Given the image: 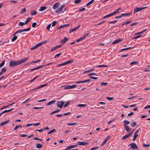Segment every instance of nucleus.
Returning <instances> with one entry per match:
<instances>
[{
  "label": "nucleus",
  "mask_w": 150,
  "mask_h": 150,
  "mask_svg": "<svg viewBox=\"0 0 150 150\" xmlns=\"http://www.w3.org/2000/svg\"><path fill=\"white\" fill-rule=\"evenodd\" d=\"M28 59V58L27 57L25 59H23L21 60H18L16 61L14 60H11L10 61L9 65L10 67H13L16 66H17L24 63L26 60Z\"/></svg>",
  "instance_id": "nucleus-1"
},
{
  "label": "nucleus",
  "mask_w": 150,
  "mask_h": 150,
  "mask_svg": "<svg viewBox=\"0 0 150 150\" xmlns=\"http://www.w3.org/2000/svg\"><path fill=\"white\" fill-rule=\"evenodd\" d=\"M120 9H121L120 8H119L117 10L114 11L113 13H112L110 14H109L105 16H103V18H107L109 17L110 16H112L115 14L117 13L118 12V11Z\"/></svg>",
  "instance_id": "nucleus-2"
},
{
  "label": "nucleus",
  "mask_w": 150,
  "mask_h": 150,
  "mask_svg": "<svg viewBox=\"0 0 150 150\" xmlns=\"http://www.w3.org/2000/svg\"><path fill=\"white\" fill-rule=\"evenodd\" d=\"M64 102L62 101H58L57 103V106L60 108H62L63 106L64 103Z\"/></svg>",
  "instance_id": "nucleus-3"
},
{
  "label": "nucleus",
  "mask_w": 150,
  "mask_h": 150,
  "mask_svg": "<svg viewBox=\"0 0 150 150\" xmlns=\"http://www.w3.org/2000/svg\"><path fill=\"white\" fill-rule=\"evenodd\" d=\"M147 7H141V8H134V13H135L137 12H139L144 8H146Z\"/></svg>",
  "instance_id": "nucleus-4"
},
{
  "label": "nucleus",
  "mask_w": 150,
  "mask_h": 150,
  "mask_svg": "<svg viewBox=\"0 0 150 150\" xmlns=\"http://www.w3.org/2000/svg\"><path fill=\"white\" fill-rule=\"evenodd\" d=\"M129 145H131L130 148L134 149H138V147L136 144L134 143H130Z\"/></svg>",
  "instance_id": "nucleus-5"
},
{
  "label": "nucleus",
  "mask_w": 150,
  "mask_h": 150,
  "mask_svg": "<svg viewBox=\"0 0 150 150\" xmlns=\"http://www.w3.org/2000/svg\"><path fill=\"white\" fill-rule=\"evenodd\" d=\"M89 33H88L86 34L83 37H81V38H79V39H78V40H76V42H79L80 41H81L84 40L86 38L87 36L88 35H89Z\"/></svg>",
  "instance_id": "nucleus-6"
},
{
  "label": "nucleus",
  "mask_w": 150,
  "mask_h": 150,
  "mask_svg": "<svg viewBox=\"0 0 150 150\" xmlns=\"http://www.w3.org/2000/svg\"><path fill=\"white\" fill-rule=\"evenodd\" d=\"M64 7V5H62L58 9H57L55 12L56 13H58L61 12L63 8Z\"/></svg>",
  "instance_id": "nucleus-7"
},
{
  "label": "nucleus",
  "mask_w": 150,
  "mask_h": 150,
  "mask_svg": "<svg viewBox=\"0 0 150 150\" xmlns=\"http://www.w3.org/2000/svg\"><path fill=\"white\" fill-rule=\"evenodd\" d=\"M78 144L79 145H83V146H85L87 145L88 144V143L85 142H81V141H79L78 142Z\"/></svg>",
  "instance_id": "nucleus-8"
},
{
  "label": "nucleus",
  "mask_w": 150,
  "mask_h": 150,
  "mask_svg": "<svg viewBox=\"0 0 150 150\" xmlns=\"http://www.w3.org/2000/svg\"><path fill=\"white\" fill-rule=\"evenodd\" d=\"M60 4L59 2L56 3L55 4H54L53 6V8L54 10H55L57 9L59 7Z\"/></svg>",
  "instance_id": "nucleus-9"
},
{
  "label": "nucleus",
  "mask_w": 150,
  "mask_h": 150,
  "mask_svg": "<svg viewBox=\"0 0 150 150\" xmlns=\"http://www.w3.org/2000/svg\"><path fill=\"white\" fill-rule=\"evenodd\" d=\"M80 26V25H79L78 26L70 30H69V33H71L74 32L76 30L78 29Z\"/></svg>",
  "instance_id": "nucleus-10"
},
{
  "label": "nucleus",
  "mask_w": 150,
  "mask_h": 150,
  "mask_svg": "<svg viewBox=\"0 0 150 150\" xmlns=\"http://www.w3.org/2000/svg\"><path fill=\"white\" fill-rule=\"evenodd\" d=\"M125 129L127 132H129L131 130L130 128L127 125H124Z\"/></svg>",
  "instance_id": "nucleus-11"
},
{
  "label": "nucleus",
  "mask_w": 150,
  "mask_h": 150,
  "mask_svg": "<svg viewBox=\"0 0 150 150\" xmlns=\"http://www.w3.org/2000/svg\"><path fill=\"white\" fill-rule=\"evenodd\" d=\"M61 46H62L61 45H57L56 46L54 47L53 48H52L51 49V52H52L54 51V50H55L56 49L60 47H61Z\"/></svg>",
  "instance_id": "nucleus-12"
},
{
  "label": "nucleus",
  "mask_w": 150,
  "mask_h": 150,
  "mask_svg": "<svg viewBox=\"0 0 150 150\" xmlns=\"http://www.w3.org/2000/svg\"><path fill=\"white\" fill-rule=\"evenodd\" d=\"M13 108H12L9 110H4L2 113L0 114V116H1L3 114L9 112L12 110H13Z\"/></svg>",
  "instance_id": "nucleus-13"
},
{
  "label": "nucleus",
  "mask_w": 150,
  "mask_h": 150,
  "mask_svg": "<svg viewBox=\"0 0 150 150\" xmlns=\"http://www.w3.org/2000/svg\"><path fill=\"white\" fill-rule=\"evenodd\" d=\"M122 40V39H119L116 40H114L112 43V44H115L118 43Z\"/></svg>",
  "instance_id": "nucleus-14"
},
{
  "label": "nucleus",
  "mask_w": 150,
  "mask_h": 150,
  "mask_svg": "<svg viewBox=\"0 0 150 150\" xmlns=\"http://www.w3.org/2000/svg\"><path fill=\"white\" fill-rule=\"evenodd\" d=\"M69 25V24H64V25H61L57 28V30H59L60 29H61L63 28H64L65 27L68 26Z\"/></svg>",
  "instance_id": "nucleus-15"
},
{
  "label": "nucleus",
  "mask_w": 150,
  "mask_h": 150,
  "mask_svg": "<svg viewBox=\"0 0 150 150\" xmlns=\"http://www.w3.org/2000/svg\"><path fill=\"white\" fill-rule=\"evenodd\" d=\"M55 102V100H51V101H49L46 104L47 105L49 106L51 104H54Z\"/></svg>",
  "instance_id": "nucleus-16"
},
{
  "label": "nucleus",
  "mask_w": 150,
  "mask_h": 150,
  "mask_svg": "<svg viewBox=\"0 0 150 150\" xmlns=\"http://www.w3.org/2000/svg\"><path fill=\"white\" fill-rule=\"evenodd\" d=\"M68 40V39L67 38L65 37L64 39H62L61 41V42L62 43L64 44Z\"/></svg>",
  "instance_id": "nucleus-17"
},
{
  "label": "nucleus",
  "mask_w": 150,
  "mask_h": 150,
  "mask_svg": "<svg viewBox=\"0 0 150 150\" xmlns=\"http://www.w3.org/2000/svg\"><path fill=\"white\" fill-rule=\"evenodd\" d=\"M132 48H133V47H127L126 48H123V49H121V50H120V52H122L124 50H128L132 49Z\"/></svg>",
  "instance_id": "nucleus-18"
},
{
  "label": "nucleus",
  "mask_w": 150,
  "mask_h": 150,
  "mask_svg": "<svg viewBox=\"0 0 150 150\" xmlns=\"http://www.w3.org/2000/svg\"><path fill=\"white\" fill-rule=\"evenodd\" d=\"M23 32L22 29H19V30H18L17 31L14 33V34L13 35V36H14V35H16L18 33H21Z\"/></svg>",
  "instance_id": "nucleus-19"
},
{
  "label": "nucleus",
  "mask_w": 150,
  "mask_h": 150,
  "mask_svg": "<svg viewBox=\"0 0 150 150\" xmlns=\"http://www.w3.org/2000/svg\"><path fill=\"white\" fill-rule=\"evenodd\" d=\"M9 121V120H6V121H4L3 122H1L0 124V126H3L5 124H6V123H8Z\"/></svg>",
  "instance_id": "nucleus-20"
},
{
  "label": "nucleus",
  "mask_w": 150,
  "mask_h": 150,
  "mask_svg": "<svg viewBox=\"0 0 150 150\" xmlns=\"http://www.w3.org/2000/svg\"><path fill=\"white\" fill-rule=\"evenodd\" d=\"M48 85V83H46V84H45L42 85H41V86L38 87V88H35L34 89H39V88H42L43 87L46 86H47Z\"/></svg>",
  "instance_id": "nucleus-21"
},
{
  "label": "nucleus",
  "mask_w": 150,
  "mask_h": 150,
  "mask_svg": "<svg viewBox=\"0 0 150 150\" xmlns=\"http://www.w3.org/2000/svg\"><path fill=\"white\" fill-rule=\"evenodd\" d=\"M123 123L124 124V125H125L129 124L130 122L129 121H127L126 120H125L124 121Z\"/></svg>",
  "instance_id": "nucleus-22"
},
{
  "label": "nucleus",
  "mask_w": 150,
  "mask_h": 150,
  "mask_svg": "<svg viewBox=\"0 0 150 150\" xmlns=\"http://www.w3.org/2000/svg\"><path fill=\"white\" fill-rule=\"evenodd\" d=\"M87 105L86 104H79L77 105V106L78 107H84L86 106Z\"/></svg>",
  "instance_id": "nucleus-23"
},
{
  "label": "nucleus",
  "mask_w": 150,
  "mask_h": 150,
  "mask_svg": "<svg viewBox=\"0 0 150 150\" xmlns=\"http://www.w3.org/2000/svg\"><path fill=\"white\" fill-rule=\"evenodd\" d=\"M94 0H91L86 5V6H89V5L93 3L94 2Z\"/></svg>",
  "instance_id": "nucleus-24"
},
{
  "label": "nucleus",
  "mask_w": 150,
  "mask_h": 150,
  "mask_svg": "<svg viewBox=\"0 0 150 150\" xmlns=\"http://www.w3.org/2000/svg\"><path fill=\"white\" fill-rule=\"evenodd\" d=\"M42 145L40 144H36V147L37 148H41L42 147Z\"/></svg>",
  "instance_id": "nucleus-25"
},
{
  "label": "nucleus",
  "mask_w": 150,
  "mask_h": 150,
  "mask_svg": "<svg viewBox=\"0 0 150 150\" xmlns=\"http://www.w3.org/2000/svg\"><path fill=\"white\" fill-rule=\"evenodd\" d=\"M22 127V125H17V126H16L13 129V130L14 131H16V130H17V129H18V128H21Z\"/></svg>",
  "instance_id": "nucleus-26"
},
{
  "label": "nucleus",
  "mask_w": 150,
  "mask_h": 150,
  "mask_svg": "<svg viewBox=\"0 0 150 150\" xmlns=\"http://www.w3.org/2000/svg\"><path fill=\"white\" fill-rule=\"evenodd\" d=\"M46 8L45 6H41L40 7V9L39 10V11H42L45 9Z\"/></svg>",
  "instance_id": "nucleus-27"
},
{
  "label": "nucleus",
  "mask_w": 150,
  "mask_h": 150,
  "mask_svg": "<svg viewBox=\"0 0 150 150\" xmlns=\"http://www.w3.org/2000/svg\"><path fill=\"white\" fill-rule=\"evenodd\" d=\"M129 137V135H128V134H127L126 135H125L123 136L122 139V140H125L127 138H128Z\"/></svg>",
  "instance_id": "nucleus-28"
},
{
  "label": "nucleus",
  "mask_w": 150,
  "mask_h": 150,
  "mask_svg": "<svg viewBox=\"0 0 150 150\" xmlns=\"http://www.w3.org/2000/svg\"><path fill=\"white\" fill-rule=\"evenodd\" d=\"M13 37L11 40V41L13 42L16 40L17 38V36L16 35L13 36Z\"/></svg>",
  "instance_id": "nucleus-29"
},
{
  "label": "nucleus",
  "mask_w": 150,
  "mask_h": 150,
  "mask_svg": "<svg viewBox=\"0 0 150 150\" xmlns=\"http://www.w3.org/2000/svg\"><path fill=\"white\" fill-rule=\"evenodd\" d=\"M37 13V12L36 11H32L31 12V15H35Z\"/></svg>",
  "instance_id": "nucleus-30"
},
{
  "label": "nucleus",
  "mask_w": 150,
  "mask_h": 150,
  "mask_svg": "<svg viewBox=\"0 0 150 150\" xmlns=\"http://www.w3.org/2000/svg\"><path fill=\"white\" fill-rule=\"evenodd\" d=\"M146 30H147V29H145L143 31H142L141 32H139V33H137L136 34V35H139V34H142V33H143L144 32H145Z\"/></svg>",
  "instance_id": "nucleus-31"
},
{
  "label": "nucleus",
  "mask_w": 150,
  "mask_h": 150,
  "mask_svg": "<svg viewBox=\"0 0 150 150\" xmlns=\"http://www.w3.org/2000/svg\"><path fill=\"white\" fill-rule=\"evenodd\" d=\"M31 29L30 27H29L27 29H22L23 32H26V31H29Z\"/></svg>",
  "instance_id": "nucleus-32"
},
{
  "label": "nucleus",
  "mask_w": 150,
  "mask_h": 150,
  "mask_svg": "<svg viewBox=\"0 0 150 150\" xmlns=\"http://www.w3.org/2000/svg\"><path fill=\"white\" fill-rule=\"evenodd\" d=\"M64 87V89H70V85L65 86Z\"/></svg>",
  "instance_id": "nucleus-33"
},
{
  "label": "nucleus",
  "mask_w": 150,
  "mask_h": 150,
  "mask_svg": "<svg viewBox=\"0 0 150 150\" xmlns=\"http://www.w3.org/2000/svg\"><path fill=\"white\" fill-rule=\"evenodd\" d=\"M137 125V123L135 122L131 123L130 126L132 127H135Z\"/></svg>",
  "instance_id": "nucleus-34"
},
{
  "label": "nucleus",
  "mask_w": 150,
  "mask_h": 150,
  "mask_svg": "<svg viewBox=\"0 0 150 150\" xmlns=\"http://www.w3.org/2000/svg\"><path fill=\"white\" fill-rule=\"evenodd\" d=\"M73 61L72 60H69L66 62L67 64H71L73 62Z\"/></svg>",
  "instance_id": "nucleus-35"
},
{
  "label": "nucleus",
  "mask_w": 150,
  "mask_h": 150,
  "mask_svg": "<svg viewBox=\"0 0 150 150\" xmlns=\"http://www.w3.org/2000/svg\"><path fill=\"white\" fill-rule=\"evenodd\" d=\"M70 101H68L67 102L66 104L64 105V107H66L67 106H68L70 104Z\"/></svg>",
  "instance_id": "nucleus-36"
},
{
  "label": "nucleus",
  "mask_w": 150,
  "mask_h": 150,
  "mask_svg": "<svg viewBox=\"0 0 150 150\" xmlns=\"http://www.w3.org/2000/svg\"><path fill=\"white\" fill-rule=\"evenodd\" d=\"M138 136V134H134V137L133 138V141H135L136 138Z\"/></svg>",
  "instance_id": "nucleus-37"
},
{
  "label": "nucleus",
  "mask_w": 150,
  "mask_h": 150,
  "mask_svg": "<svg viewBox=\"0 0 150 150\" xmlns=\"http://www.w3.org/2000/svg\"><path fill=\"white\" fill-rule=\"evenodd\" d=\"M90 81L91 80L90 79H87L84 81H81V83L88 82Z\"/></svg>",
  "instance_id": "nucleus-38"
},
{
  "label": "nucleus",
  "mask_w": 150,
  "mask_h": 150,
  "mask_svg": "<svg viewBox=\"0 0 150 150\" xmlns=\"http://www.w3.org/2000/svg\"><path fill=\"white\" fill-rule=\"evenodd\" d=\"M60 111V110H57L54 111L52 112L51 113V114H54L55 113H56L58 112H59Z\"/></svg>",
  "instance_id": "nucleus-39"
},
{
  "label": "nucleus",
  "mask_w": 150,
  "mask_h": 150,
  "mask_svg": "<svg viewBox=\"0 0 150 150\" xmlns=\"http://www.w3.org/2000/svg\"><path fill=\"white\" fill-rule=\"evenodd\" d=\"M94 69H91L90 70L85 71L84 72V73H86L88 72H91V71H94Z\"/></svg>",
  "instance_id": "nucleus-40"
},
{
  "label": "nucleus",
  "mask_w": 150,
  "mask_h": 150,
  "mask_svg": "<svg viewBox=\"0 0 150 150\" xmlns=\"http://www.w3.org/2000/svg\"><path fill=\"white\" fill-rule=\"evenodd\" d=\"M106 99L108 100H113L114 99V98L112 97H107L106 98Z\"/></svg>",
  "instance_id": "nucleus-41"
},
{
  "label": "nucleus",
  "mask_w": 150,
  "mask_h": 150,
  "mask_svg": "<svg viewBox=\"0 0 150 150\" xmlns=\"http://www.w3.org/2000/svg\"><path fill=\"white\" fill-rule=\"evenodd\" d=\"M6 68H2L1 72L3 74L4 72H5L6 71Z\"/></svg>",
  "instance_id": "nucleus-42"
},
{
  "label": "nucleus",
  "mask_w": 150,
  "mask_h": 150,
  "mask_svg": "<svg viewBox=\"0 0 150 150\" xmlns=\"http://www.w3.org/2000/svg\"><path fill=\"white\" fill-rule=\"evenodd\" d=\"M131 14L130 13H122L121 15H122L123 16H126L128 15H129Z\"/></svg>",
  "instance_id": "nucleus-43"
},
{
  "label": "nucleus",
  "mask_w": 150,
  "mask_h": 150,
  "mask_svg": "<svg viewBox=\"0 0 150 150\" xmlns=\"http://www.w3.org/2000/svg\"><path fill=\"white\" fill-rule=\"evenodd\" d=\"M55 131V129H53L52 130L50 131L48 133V134H50L54 132Z\"/></svg>",
  "instance_id": "nucleus-44"
},
{
  "label": "nucleus",
  "mask_w": 150,
  "mask_h": 150,
  "mask_svg": "<svg viewBox=\"0 0 150 150\" xmlns=\"http://www.w3.org/2000/svg\"><path fill=\"white\" fill-rule=\"evenodd\" d=\"M4 61H3L0 64V68L2 67L4 64Z\"/></svg>",
  "instance_id": "nucleus-45"
},
{
  "label": "nucleus",
  "mask_w": 150,
  "mask_h": 150,
  "mask_svg": "<svg viewBox=\"0 0 150 150\" xmlns=\"http://www.w3.org/2000/svg\"><path fill=\"white\" fill-rule=\"evenodd\" d=\"M130 22H131L130 21H127L125 23H123L122 24V25H126V24H128L130 23Z\"/></svg>",
  "instance_id": "nucleus-46"
},
{
  "label": "nucleus",
  "mask_w": 150,
  "mask_h": 150,
  "mask_svg": "<svg viewBox=\"0 0 150 150\" xmlns=\"http://www.w3.org/2000/svg\"><path fill=\"white\" fill-rule=\"evenodd\" d=\"M77 87V85H74L71 86H70V89L73 88Z\"/></svg>",
  "instance_id": "nucleus-47"
},
{
  "label": "nucleus",
  "mask_w": 150,
  "mask_h": 150,
  "mask_svg": "<svg viewBox=\"0 0 150 150\" xmlns=\"http://www.w3.org/2000/svg\"><path fill=\"white\" fill-rule=\"evenodd\" d=\"M117 21V20H114L112 21H110L109 23L110 24H113Z\"/></svg>",
  "instance_id": "nucleus-48"
},
{
  "label": "nucleus",
  "mask_w": 150,
  "mask_h": 150,
  "mask_svg": "<svg viewBox=\"0 0 150 150\" xmlns=\"http://www.w3.org/2000/svg\"><path fill=\"white\" fill-rule=\"evenodd\" d=\"M24 23L22 22H20L18 24V25H20L21 26H23L24 25Z\"/></svg>",
  "instance_id": "nucleus-49"
},
{
  "label": "nucleus",
  "mask_w": 150,
  "mask_h": 150,
  "mask_svg": "<svg viewBox=\"0 0 150 150\" xmlns=\"http://www.w3.org/2000/svg\"><path fill=\"white\" fill-rule=\"evenodd\" d=\"M107 138H106L104 140V142L103 143L101 144V146H103L104 144H105L106 142H107Z\"/></svg>",
  "instance_id": "nucleus-50"
},
{
  "label": "nucleus",
  "mask_w": 150,
  "mask_h": 150,
  "mask_svg": "<svg viewBox=\"0 0 150 150\" xmlns=\"http://www.w3.org/2000/svg\"><path fill=\"white\" fill-rule=\"evenodd\" d=\"M33 125V123L28 124L25 125V127H28Z\"/></svg>",
  "instance_id": "nucleus-51"
},
{
  "label": "nucleus",
  "mask_w": 150,
  "mask_h": 150,
  "mask_svg": "<svg viewBox=\"0 0 150 150\" xmlns=\"http://www.w3.org/2000/svg\"><path fill=\"white\" fill-rule=\"evenodd\" d=\"M81 1V0H76L74 1V3L75 4L79 3Z\"/></svg>",
  "instance_id": "nucleus-52"
},
{
  "label": "nucleus",
  "mask_w": 150,
  "mask_h": 150,
  "mask_svg": "<svg viewBox=\"0 0 150 150\" xmlns=\"http://www.w3.org/2000/svg\"><path fill=\"white\" fill-rule=\"evenodd\" d=\"M57 23V21H54L52 23V27L54 26Z\"/></svg>",
  "instance_id": "nucleus-53"
},
{
  "label": "nucleus",
  "mask_w": 150,
  "mask_h": 150,
  "mask_svg": "<svg viewBox=\"0 0 150 150\" xmlns=\"http://www.w3.org/2000/svg\"><path fill=\"white\" fill-rule=\"evenodd\" d=\"M51 26V24H49L46 27V29L47 30H49L50 27Z\"/></svg>",
  "instance_id": "nucleus-54"
},
{
  "label": "nucleus",
  "mask_w": 150,
  "mask_h": 150,
  "mask_svg": "<svg viewBox=\"0 0 150 150\" xmlns=\"http://www.w3.org/2000/svg\"><path fill=\"white\" fill-rule=\"evenodd\" d=\"M37 25V23L36 22H34L32 24V27L33 28L34 27Z\"/></svg>",
  "instance_id": "nucleus-55"
},
{
  "label": "nucleus",
  "mask_w": 150,
  "mask_h": 150,
  "mask_svg": "<svg viewBox=\"0 0 150 150\" xmlns=\"http://www.w3.org/2000/svg\"><path fill=\"white\" fill-rule=\"evenodd\" d=\"M43 108V107H34L33 109H42Z\"/></svg>",
  "instance_id": "nucleus-56"
},
{
  "label": "nucleus",
  "mask_w": 150,
  "mask_h": 150,
  "mask_svg": "<svg viewBox=\"0 0 150 150\" xmlns=\"http://www.w3.org/2000/svg\"><path fill=\"white\" fill-rule=\"evenodd\" d=\"M26 11V9L25 8H23L21 11V13H23L25 12Z\"/></svg>",
  "instance_id": "nucleus-57"
},
{
  "label": "nucleus",
  "mask_w": 150,
  "mask_h": 150,
  "mask_svg": "<svg viewBox=\"0 0 150 150\" xmlns=\"http://www.w3.org/2000/svg\"><path fill=\"white\" fill-rule=\"evenodd\" d=\"M76 124V123H68L67 124V125L68 126H72Z\"/></svg>",
  "instance_id": "nucleus-58"
},
{
  "label": "nucleus",
  "mask_w": 150,
  "mask_h": 150,
  "mask_svg": "<svg viewBox=\"0 0 150 150\" xmlns=\"http://www.w3.org/2000/svg\"><path fill=\"white\" fill-rule=\"evenodd\" d=\"M96 74L95 73H91L89 74H88V76H92V75H96Z\"/></svg>",
  "instance_id": "nucleus-59"
},
{
  "label": "nucleus",
  "mask_w": 150,
  "mask_h": 150,
  "mask_svg": "<svg viewBox=\"0 0 150 150\" xmlns=\"http://www.w3.org/2000/svg\"><path fill=\"white\" fill-rule=\"evenodd\" d=\"M143 146L144 147H147L150 146V145L149 144H143Z\"/></svg>",
  "instance_id": "nucleus-60"
},
{
  "label": "nucleus",
  "mask_w": 150,
  "mask_h": 150,
  "mask_svg": "<svg viewBox=\"0 0 150 150\" xmlns=\"http://www.w3.org/2000/svg\"><path fill=\"white\" fill-rule=\"evenodd\" d=\"M128 56H129V54H126L122 55L121 56V57H127Z\"/></svg>",
  "instance_id": "nucleus-61"
},
{
  "label": "nucleus",
  "mask_w": 150,
  "mask_h": 150,
  "mask_svg": "<svg viewBox=\"0 0 150 150\" xmlns=\"http://www.w3.org/2000/svg\"><path fill=\"white\" fill-rule=\"evenodd\" d=\"M85 10V8H82L79 9V12H81L82 11H84Z\"/></svg>",
  "instance_id": "nucleus-62"
},
{
  "label": "nucleus",
  "mask_w": 150,
  "mask_h": 150,
  "mask_svg": "<svg viewBox=\"0 0 150 150\" xmlns=\"http://www.w3.org/2000/svg\"><path fill=\"white\" fill-rule=\"evenodd\" d=\"M108 84L107 83L102 82L100 83L101 85H103L104 86H106Z\"/></svg>",
  "instance_id": "nucleus-63"
},
{
  "label": "nucleus",
  "mask_w": 150,
  "mask_h": 150,
  "mask_svg": "<svg viewBox=\"0 0 150 150\" xmlns=\"http://www.w3.org/2000/svg\"><path fill=\"white\" fill-rule=\"evenodd\" d=\"M61 54V53H60L56 54L55 56V57H59Z\"/></svg>",
  "instance_id": "nucleus-64"
}]
</instances>
